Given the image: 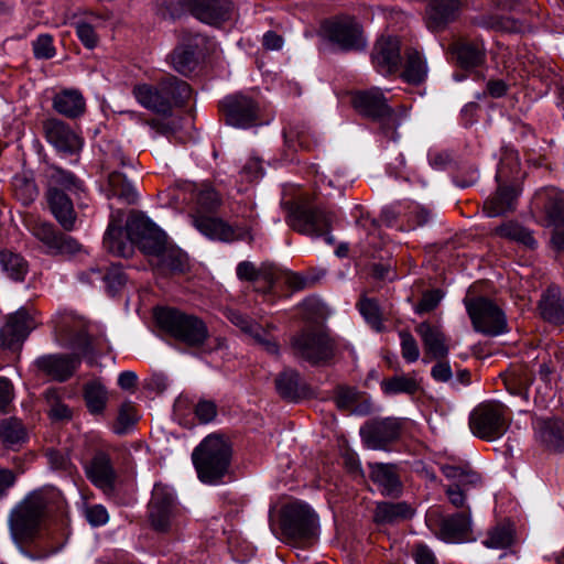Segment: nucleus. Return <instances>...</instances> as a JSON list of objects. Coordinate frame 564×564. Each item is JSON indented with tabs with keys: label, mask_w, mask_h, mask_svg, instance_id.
<instances>
[{
	"label": "nucleus",
	"mask_w": 564,
	"mask_h": 564,
	"mask_svg": "<svg viewBox=\"0 0 564 564\" xmlns=\"http://www.w3.org/2000/svg\"><path fill=\"white\" fill-rule=\"evenodd\" d=\"M469 427L477 437L494 440V402L485 401L477 405L469 416Z\"/></svg>",
	"instance_id": "obj_33"
},
{
	"label": "nucleus",
	"mask_w": 564,
	"mask_h": 564,
	"mask_svg": "<svg viewBox=\"0 0 564 564\" xmlns=\"http://www.w3.org/2000/svg\"><path fill=\"white\" fill-rule=\"evenodd\" d=\"M159 84L162 93L166 96L171 111L173 107L184 105L192 96V89L189 85L174 76L169 75L164 77Z\"/></svg>",
	"instance_id": "obj_41"
},
{
	"label": "nucleus",
	"mask_w": 564,
	"mask_h": 564,
	"mask_svg": "<svg viewBox=\"0 0 564 564\" xmlns=\"http://www.w3.org/2000/svg\"><path fill=\"white\" fill-rule=\"evenodd\" d=\"M33 327V319L26 308H19L9 315L6 325L0 329L1 345L13 351L19 350Z\"/></svg>",
	"instance_id": "obj_19"
},
{
	"label": "nucleus",
	"mask_w": 564,
	"mask_h": 564,
	"mask_svg": "<svg viewBox=\"0 0 564 564\" xmlns=\"http://www.w3.org/2000/svg\"><path fill=\"white\" fill-rule=\"evenodd\" d=\"M248 335L267 352L271 355L279 354V345L274 336L269 329L262 327L260 324L254 322L251 329L248 332Z\"/></svg>",
	"instance_id": "obj_53"
},
{
	"label": "nucleus",
	"mask_w": 564,
	"mask_h": 564,
	"mask_svg": "<svg viewBox=\"0 0 564 564\" xmlns=\"http://www.w3.org/2000/svg\"><path fill=\"white\" fill-rule=\"evenodd\" d=\"M427 75V66L417 51L406 52V62L402 78L410 84H421Z\"/></svg>",
	"instance_id": "obj_46"
},
{
	"label": "nucleus",
	"mask_w": 564,
	"mask_h": 564,
	"mask_svg": "<svg viewBox=\"0 0 564 564\" xmlns=\"http://www.w3.org/2000/svg\"><path fill=\"white\" fill-rule=\"evenodd\" d=\"M520 193L521 187L518 182L499 184L496 191V216L513 210Z\"/></svg>",
	"instance_id": "obj_45"
},
{
	"label": "nucleus",
	"mask_w": 564,
	"mask_h": 564,
	"mask_svg": "<svg viewBox=\"0 0 564 564\" xmlns=\"http://www.w3.org/2000/svg\"><path fill=\"white\" fill-rule=\"evenodd\" d=\"M50 497L36 490L28 495L10 513V530L14 539L26 540L33 536L45 517Z\"/></svg>",
	"instance_id": "obj_6"
},
{
	"label": "nucleus",
	"mask_w": 564,
	"mask_h": 564,
	"mask_svg": "<svg viewBox=\"0 0 564 564\" xmlns=\"http://www.w3.org/2000/svg\"><path fill=\"white\" fill-rule=\"evenodd\" d=\"M181 509L174 490L162 484H155L148 505V518L158 532H169L175 525Z\"/></svg>",
	"instance_id": "obj_11"
},
{
	"label": "nucleus",
	"mask_w": 564,
	"mask_h": 564,
	"mask_svg": "<svg viewBox=\"0 0 564 564\" xmlns=\"http://www.w3.org/2000/svg\"><path fill=\"white\" fill-rule=\"evenodd\" d=\"M106 194L108 198L116 197L126 204H134L138 194L126 175L117 170L109 171L107 176Z\"/></svg>",
	"instance_id": "obj_37"
},
{
	"label": "nucleus",
	"mask_w": 564,
	"mask_h": 564,
	"mask_svg": "<svg viewBox=\"0 0 564 564\" xmlns=\"http://www.w3.org/2000/svg\"><path fill=\"white\" fill-rule=\"evenodd\" d=\"M45 197L51 213L64 230H73L77 217L70 195L83 189V182L74 173L57 165L45 169Z\"/></svg>",
	"instance_id": "obj_3"
},
{
	"label": "nucleus",
	"mask_w": 564,
	"mask_h": 564,
	"mask_svg": "<svg viewBox=\"0 0 564 564\" xmlns=\"http://www.w3.org/2000/svg\"><path fill=\"white\" fill-rule=\"evenodd\" d=\"M152 263L162 275L183 274L189 268L187 256L169 243L153 258Z\"/></svg>",
	"instance_id": "obj_25"
},
{
	"label": "nucleus",
	"mask_w": 564,
	"mask_h": 564,
	"mask_svg": "<svg viewBox=\"0 0 564 564\" xmlns=\"http://www.w3.org/2000/svg\"><path fill=\"white\" fill-rule=\"evenodd\" d=\"M46 457H47L50 466L53 469L70 473L73 466H72L70 459L65 454H63L56 449H47Z\"/></svg>",
	"instance_id": "obj_63"
},
{
	"label": "nucleus",
	"mask_w": 564,
	"mask_h": 564,
	"mask_svg": "<svg viewBox=\"0 0 564 564\" xmlns=\"http://www.w3.org/2000/svg\"><path fill=\"white\" fill-rule=\"evenodd\" d=\"M324 31L328 39L344 50H358L365 46L362 32L358 22L345 17L325 23Z\"/></svg>",
	"instance_id": "obj_16"
},
{
	"label": "nucleus",
	"mask_w": 564,
	"mask_h": 564,
	"mask_svg": "<svg viewBox=\"0 0 564 564\" xmlns=\"http://www.w3.org/2000/svg\"><path fill=\"white\" fill-rule=\"evenodd\" d=\"M72 346L77 349V352L41 356L35 360L36 367L56 381H66L80 365L82 357L93 352L90 339L84 332L77 334Z\"/></svg>",
	"instance_id": "obj_9"
},
{
	"label": "nucleus",
	"mask_w": 564,
	"mask_h": 564,
	"mask_svg": "<svg viewBox=\"0 0 564 564\" xmlns=\"http://www.w3.org/2000/svg\"><path fill=\"white\" fill-rule=\"evenodd\" d=\"M76 34L84 46L87 48H94L97 45L98 36L94 28L85 22L76 24Z\"/></svg>",
	"instance_id": "obj_61"
},
{
	"label": "nucleus",
	"mask_w": 564,
	"mask_h": 564,
	"mask_svg": "<svg viewBox=\"0 0 564 564\" xmlns=\"http://www.w3.org/2000/svg\"><path fill=\"white\" fill-rule=\"evenodd\" d=\"M452 54L457 64L463 68H471L480 65L485 58V47L478 42H462L452 45Z\"/></svg>",
	"instance_id": "obj_38"
},
{
	"label": "nucleus",
	"mask_w": 564,
	"mask_h": 564,
	"mask_svg": "<svg viewBox=\"0 0 564 564\" xmlns=\"http://www.w3.org/2000/svg\"><path fill=\"white\" fill-rule=\"evenodd\" d=\"M189 11L199 21L218 25L230 20L234 4L230 0H171L166 3V12L171 18Z\"/></svg>",
	"instance_id": "obj_10"
},
{
	"label": "nucleus",
	"mask_w": 564,
	"mask_h": 564,
	"mask_svg": "<svg viewBox=\"0 0 564 564\" xmlns=\"http://www.w3.org/2000/svg\"><path fill=\"white\" fill-rule=\"evenodd\" d=\"M536 436L546 447L555 451L564 448V421L560 419H536Z\"/></svg>",
	"instance_id": "obj_32"
},
{
	"label": "nucleus",
	"mask_w": 564,
	"mask_h": 564,
	"mask_svg": "<svg viewBox=\"0 0 564 564\" xmlns=\"http://www.w3.org/2000/svg\"><path fill=\"white\" fill-rule=\"evenodd\" d=\"M400 50L398 37L388 36L378 40L371 55L376 69L382 75L395 73L401 63Z\"/></svg>",
	"instance_id": "obj_22"
},
{
	"label": "nucleus",
	"mask_w": 564,
	"mask_h": 564,
	"mask_svg": "<svg viewBox=\"0 0 564 564\" xmlns=\"http://www.w3.org/2000/svg\"><path fill=\"white\" fill-rule=\"evenodd\" d=\"M87 478L98 488L102 490H111L116 480V471L111 463L110 456L98 451L85 466Z\"/></svg>",
	"instance_id": "obj_24"
},
{
	"label": "nucleus",
	"mask_w": 564,
	"mask_h": 564,
	"mask_svg": "<svg viewBox=\"0 0 564 564\" xmlns=\"http://www.w3.org/2000/svg\"><path fill=\"white\" fill-rule=\"evenodd\" d=\"M135 411L131 403H123L120 406L117 426L115 427V432L118 434H122L126 432L127 427L132 425L135 422Z\"/></svg>",
	"instance_id": "obj_60"
},
{
	"label": "nucleus",
	"mask_w": 564,
	"mask_h": 564,
	"mask_svg": "<svg viewBox=\"0 0 564 564\" xmlns=\"http://www.w3.org/2000/svg\"><path fill=\"white\" fill-rule=\"evenodd\" d=\"M284 138L289 147L294 150H296L297 148L308 150L311 147L307 135L304 131H299L296 129L291 128L284 131Z\"/></svg>",
	"instance_id": "obj_64"
},
{
	"label": "nucleus",
	"mask_w": 564,
	"mask_h": 564,
	"mask_svg": "<svg viewBox=\"0 0 564 564\" xmlns=\"http://www.w3.org/2000/svg\"><path fill=\"white\" fill-rule=\"evenodd\" d=\"M359 312L366 322L377 332L383 329L379 304L373 299L362 297L358 303Z\"/></svg>",
	"instance_id": "obj_51"
},
{
	"label": "nucleus",
	"mask_w": 564,
	"mask_h": 564,
	"mask_svg": "<svg viewBox=\"0 0 564 564\" xmlns=\"http://www.w3.org/2000/svg\"><path fill=\"white\" fill-rule=\"evenodd\" d=\"M479 283L469 286L463 300L475 332L484 335L494 334V302L478 294Z\"/></svg>",
	"instance_id": "obj_13"
},
{
	"label": "nucleus",
	"mask_w": 564,
	"mask_h": 564,
	"mask_svg": "<svg viewBox=\"0 0 564 564\" xmlns=\"http://www.w3.org/2000/svg\"><path fill=\"white\" fill-rule=\"evenodd\" d=\"M45 398L50 405V416L53 420L64 421L72 417V410L59 400L55 390H47Z\"/></svg>",
	"instance_id": "obj_54"
},
{
	"label": "nucleus",
	"mask_w": 564,
	"mask_h": 564,
	"mask_svg": "<svg viewBox=\"0 0 564 564\" xmlns=\"http://www.w3.org/2000/svg\"><path fill=\"white\" fill-rule=\"evenodd\" d=\"M127 282V276L122 268L118 264H111L106 268L104 284L109 294L113 295Z\"/></svg>",
	"instance_id": "obj_55"
},
{
	"label": "nucleus",
	"mask_w": 564,
	"mask_h": 564,
	"mask_svg": "<svg viewBox=\"0 0 564 564\" xmlns=\"http://www.w3.org/2000/svg\"><path fill=\"white\" fill-rule=\"evenodd\" d=\"M0 268L9 279L18 282L23 281L29 271L26 260L8 249L0 250Z\"/></svg>",
	"instance_id": "obj_42"
},
{
	"label": "nucleus",
	"mask_w": 564,
	"mask_h": 564,
	"mask_svg": "<svg viewBox=\"0 0 564 564\" xmlns=\"http://www.w3.org/2000/svg\"><path fill=\"white\" fill-rule=\"evenodd\" d=\"M334 220V213L303 203L293 205L286 217V223L293 230L310 237H325L329 245L335 241L330 235Z\"/></svg>",
	"instance_id": "obj_7"
},
{
	"label": "nucleus",
	"mask_w": 564,
	"mask_h": 564,
	"mask_svg": "<svg viewBox=\"0 0 564 564\" xmlns=\"http://www.w3.org/2000/svg\"><path fill=\"white\" fill-rule=\"evenodd\" d=\"M154 316L161 329L187 346L198 347L208 337L206 324L195 315L173 307H160Z\"/></svg>",
	"instance_id": "obj_5"
},
{
	"label": "nucleus",
	"mask_w": 564,
	"mask_h": 564,
	"mask_svg": "<svg viewBox=\"0 0 564 564\" xmlns=\"http://www.w3.org/2000/svg\"><path fill=\"white\" fill-rule=\"evenodd\" d=\"M355 109L365 117L380 123L382 133L390 140L397 139L400 124L398 115L388 105V100L379 88L357 91L352 96Z\"/></svg>",
	"instance_id": "obj_8"
},
{
	"label": "nucleus",
	"mask_w": 564,
	"mask_h": 564,
	"mask_svg": "<svg viewBox=\"0 0 564 564\" xmlns=\"http://www.w3.org/2000/svg\"><path fill=\"white\" fill-rule=\"evenodd\" d=\"M415 332L421 337L425 355L434 359H442L448 355L449 349L446 345V337L441 326L431 324L430 322H422L416 325Z\"/></svg>",
	"instance_id": "obj_26"
},
{
	"label": "nucleus",
	"mask_w": 564,
	"mask_h": 564,
	"mask_svg": "<svg viewBox=\"0 0 564 564\" xmlns=\"http://www.w3.org/2000/svg\"><path fill=\"white\" fill-rule=\"evenodd\" d=\"M192 221L195 228L213 240L230 242L234 240H245L249 237V231L241 227H234L209 215H193Z\"/></svg>",
	"instance_id": "obj_17"
},
{
	"label": "nucleus",
	"mask_w": 564,
	"mask_h": 564,
	"mask_svg": "<svg viewBox=\"0 0 564 564\" xmlns=\"http://www.w3.org/2000/svg\"><path fill=\"white\" fill-rule=\"evenodd\" d=\"M441 470L447 479L454 480L453 484L459 485V488L465 491L482 485L481 475L468 466L445 464L441 466Z\"/></svg>",
	"instance_id": "obj_39"
},
{
	"label": "nucleus",
	"mask_w": 564,
	"mask_h": 564,
	"mask_svg": "<svg viewBox=\"0 0 564 564\" xmlns=\"http://www.w3.org/2000/svg\"><path fill=\"white\" fill-rule=\"evenodd\" d=\"M401 425L392 417L371 420L360 427V436L369 449L387 451L400 437Z\"/></svg>",
	"instance_id": "obj_15"
},
{
	"label": "nucleus",
	"mask_w": 564,
	"mask_h": 564,
	"mask_svg": "<svg viewBox=\"0 0 564 564\" xmlns=\"http://www.w3.org/2000/svg\"><path fill=\"white\" fill-rule=\"evenodd\" d=\"M46 141L64 154L77 153L83 147L82 138L65 122L47 119L43 123Z\"/></svg>",
	"instance_id": "obj_20"
},
{
	"label": "nucleus",
	"mask_w": 564,
	"mask_h": 564,
	"mask_svg": "<svg viewBox=\"0 0 564 564\" xmlns=\"http://www.w3.org/2000/svg\"><path fill=\"white\" fill-rule=\"evenodd\" d=\"M32 234L40 240L51 254H75L80 250V245L73 237L58 231L53 224H36Z\"/></svg>",
	"instance_id": "obj_21"
},
{
	"label": "nucleus",
	"mask_w": 564,
	"mask_h": 564,
	"mask_svg": "<svg viewBox=\"0 0 564 564\" xmlns=\"http://www.w3.org/2000/svg\"><path fill=\"white\" fill-rule=\"evenodd\" d=\"M133 95L144 108L162 115L171 113L170 104L162 93L160 84L158 87L148 84L137 85L133 88Z\"/></svg>",
	"instance_id": "obj_34"
},
{
	"label": "nucleus",
	"mask_w": 564,
	"mask_h": 564,
	"mask_svg": "<svg viewBox=\"0 0 564 564\" xmlns=\"http://www.w3.org/2000/svg\"><path fill=\"white\" fill-rule=\"evenodd\" d=\"M32 48L34 56L39 59H50L56 54L53 36L47 33L39 35L33 41Z\"/></svg>",
	"instance_id": "obj_57"
},
{
	"label": "nucleus",
	"mask_w": 564,
	"mask_h": 564,
	"mask_svg": "<svg viewBox=\"0 0 564 564\" xmlns=\"http://www.w3.org/2000/svg\"><path fill=\"white\" fill-rule=\"evenodd\" d=\"M110 153L105 161V167L109 171L117 170L126 165H131V161L128 160L119 147L110 145Z\"/></svg>",
	"instance_id": "obj_62"
},
{
	"label": "nucleus",
	"mask_w": 564,
	"mask_h": 564,
	"mask_svg": "<svg viewBox=\"0 0 564 564\" xmlns=\"http://www.w3.org/2000/svg\"><path fill=\"white\" fill-rule=\"evenodd\" d=\"M401 340V355L406 362H415L420 357V349L415 338L408 330L399 333Z\"/></svg>",
	"instance_id": "obj_58"
},
{
	"label": "nucleus",
	"mask_w": 564,
	"mask_h": 564,
	"mask_svg": "<svg viewBox=\"0 0 564 564\" xmlns=\"http://www.w3.org/2000/svg\"><path fill=\"white\" fill-rule=\"evenodd\" d=\"M301 308L303 318L312 323L293 336L292 351L312 365L326 362L333 358L335 345L323 325L321 303L315 299H306Z\"/></svg>",
	"instance_id": "obj_2"
},
{
	"label": "nucleus",
	"mask_w": 564,
	"mask_h": 564,
	"mask_svg": "<svg viewBox=\"0 0 564 564\" xmlns=\"http://www.w3.org/2000/svg\"><path fill=\"white\" fill-rule=\"evenodd\" d=\"M28 440V433L23 423L15 417L0 421V441L10 449H19Z\"/></svg>",
	"instance_id": "obj_40"
},
{
	"label": "nucleus",
	"mask_w": 564,
	"mask_h": 564,
	"mask_svg": "<svg viewBox=\"0 0 564 564\" xmlns=\"http://www.w3.org/2000/svg\"><path fill=\"white\" fill-rule=\"evenodd\" d=\"M380 387L386 395H395L401 393L414 394L420 384L414 377L401 375L383 379Z\"/></svg>",
	"instance_id": "obj_44"
},
{
	"label": "nucleus",
	"mask_w": 564,
	"mask_h": 564,
	"mask_svg": "<svg viewBox=\"0 0 564 564\" xmlns=\"http://www.w3.org/2000/svg\"><path fill=\"white\" fill-rule=\"evenodd\" d=\"M497 235L521 242L529 248H534L536 245L531 231L513 221L496 227V236Z\"/></svg>",
	"instance_id": "obj_49"
},
{
	"label": "nucleus",
	"mask_w": 564,
	"mask_h": 564,
	"mask_svg": "<svg viewBox=\"0 0 564 564\" xmlns=\"http://www.w3.org/2000/svg\"><path fill=\"white\" fill-rule=\"evenodd\" d=\"M53 108L67 118H78L86 109L83 95L76 89H65L53 98Z\"/></svg>",
	"instance_id": "obj_36"
},
{
	"label": "nucleus",
	"mask_w": 564,
	"mask_h": 564,
	"mask_svg": "<svg viewBox=\"0 0 564 564\" xmlns=\"http://www.w3.org/2000/svg\"><path fill=\"white\" fill-rule=\"evenodd\" d=\"M196 204L197 208L194 215H207L216 210L220 204V198L214 188L204 185L197 193Z\"/></svg>",
	"instance_id": "obj_52"
},
{
	"label": "nucleus",
	"mask_w": 564,
	"mask_h": 564,
	"mask_svg": "<svg viewBox=\"0 0 564 564\" xmlns=\"http://www.w3.org/2000/svg\"><path fill=\"white\" fill-rule=\"evenodd\" d=\"M516 542L514 524L505 521L496 527V550H510Z\"/></svg>",
	"instance_id": "obj_56"
},
{
	"label": "nucleus",
	"mask_w": 564,
	"mask_h": 564,
	"mask_svg": "<svg viewBox=\"0 0 564 564\" xmlns=\"http://www.w3.org/2000/svg\"><path fill=\"white\" fill-rule=\"evenodd\" d=\"M532 208L544 214L547 226H564V192L555 187L539 189L533 196Z\"/></svg>",
	"instance_id": "obj_18"
},
{
	"label": "nucleus",
	"mask_w": 564,
	"mask_h": 564,
	"mask_svg": "<svg viewBox=\"0 0 564 564\" xmlns=\"http://www.w3.org/2000/svg\"><path fill=\"white\" fill-rule=\"evenodd\" d=\"M281 529L290 540H310L315 535L316 517L307 505L289 503L282 510Z\"/></svg>",
	"instance_id": "obj_12"
},
{
	"label": "nucleus",
	"mask_w": 564,
	"mask_h": 564,
	"mask_svg": "<svg viewBox=\"0 0 564 564\" xmlns=\"http://www.w3.org/2000/svg\"><path fill=\"white\" fill-rule=\"evenodd\" d=\"M539 308L542 317L553 324H564V297L557 286H551L542 295Z\"/></svg>",
	"instance_id": "obj_35"
},
{
	"label": "nucleus",
	"mask_w": 564,
	"mask_h": 564,
	"mask_svg": "<svg viewBox=\"0 0 564 564\" xmlns=\"http://www.w3.org/2000/svg\"><path fill=\"white\" fill-rule=\"evenodd\" d=\"M506 389L511 394H521L531 383L532 379L524 366L513 365L505 372H500Z\"/></svg>",
	"instance_id": "obj_43"
},
{
	"label": "nucleus",
	"mask_w": 564,
	"mask_h": 564,
	"mask_svg": "<svg viewBox=\"0 0 564 564\" xmlns=\"http://www.w3.org/2000/svg\"><path fill=\"white\" fill-rule=\"evenodd\" d=\"M171 64L180 74L192 73L197 65V57L192 45H181L171 54Z\"/></svg>",
	"instance_id": "obj_48"
},
{
	"label": "nucleus",
	"mask_w": 564,
	"mask_h": 564,
	"mask_svg": "<svg viewBox=\"0 0 564 564\" xmlns=\"http://www.w3.org/2000/svg\"><path fill=\"white\" fill-rule=\"evenodd\" d=\"M275 389L279 395L291 402L305 398L310 390L300 373L293 369H285L275 379Z\"/></svg>",
	"instance_id": "obj_29"
},
{
	"label": "nucleus",
	"mask_w": 564,
	"mask_h": 564,
	"mask_svg": "<svg viewBox=\"0 0 564 564\" xmlns=\"http://www.w3.org/2000/svg\"><path fill=\"white\" fill-rule=\"evenodd\" d=\"M107 399V391L101 383L90 381L84 386V400L91 414H101L106 408Z\"/></svg>",
	"instance_id": "obj_47"
},
{
	"label": "nucleus",
	"mask_w": 564,
	"mask_h": 564,
	"mask_svg": "<svg viewBox=\"0 0 564 564\" xmlns=\"http://www.w3.org/2000/svg\"><path fill=\"white\" fill-rule=\"evenodd\" d=\"M12 185L15 197L25 206L33 203L39 195L35 182L23 175L14 176Z\"/></svg>",
	"instance_id": "obj_50"
},
{
	"label": "nucleus",
	"mask_w": 564,
	"mask_h": 564,
	"mask_svg": "<svg viewBox=\"0 0 564 564\" xmlns=\"http://www.w3.org/2000/svg\"><path fill=\"white\" fill-rule=\"evenodd\" d=\"M226 122L237 128H250L258 121L259 105L250 97L235 94L220 101Z\"/></svg>",
	"instance_id": "obj_14"
},
{
	"label": "nucleus",
	"mask_w": 564,
	"mask_h": 564,
	"mask_svg": "<svg viewBox=\"0 0 564 564\" xmlns=\"http://www.w3.org/2000/svg\"><path fill=\"white\" fill-rule=\"evenodd\" d=\"M236 274L241 281H263L265 283V286L262 289L263 293H271L279 272L278 268L273 264L263 263L257 268L251 261H241L236 268Z\"/></svg>",
	"instance_id": "obj_27"
},
{
	"label": "nucleus",
	"mask_w": 564,
	"mask_h": 564,
	"mask_svg": "<svg viewBox=\"0 0 564 564\" xmlns=\"http://www.w3.org/2000/svg\"><path fill=\"white\" fill-rule=\"evenodd\" d=\"M462 8V0H429L425 23L429 30L438 32L455 21Z\"/></svg>",
	"instance_id": "obj_23"
},
{
	"label": "nucleus",
	"mask_w": 564,
	"mask_h": 564,
	"mask_svg": "<svg viewBox=\"0 0 564 564\" xmlns=\"http://www.w3.org/2000/svg\"><path fill=\"white\" fill-rule=\"evenodd\" d=\"M442 297L443 293L440 290L424 292L421 300L415 305L414 312L419 315H423L434 311L441 303Z\"/></svg>",
	"instance_id": "obj_59"
},
{
	"label": "nucleus",
	"mask_w": 564,
	"mask_h": 564,
	"mask_svg": "<svg viewBox=\"0 0 564 564\" xmlns=\"http://www.w3.org/2000/svg\"><path fill=\"white\" fill-rule=\"evenodd\" d=\"M232 457L230 443L223 436H206L192 453L198 479L206 485H219L228 474Z\"/></svg>",
	"instance_id": "obj_4"
},
{
	"label": "nucleus",
	"mask_w": 564,
	"mask_h": 564,
	"mask_svg": "<svg viewBox=\"0 0 564 564\" xmlns=\"http://www.w3.org/2000/svg\"><path fill=\"white\" fill-rule=\"evenodd\" d=\"M126 236L120 224L111 219L104 237L105 249L119 257H128L132 243L154 258L166 245V235L149 218L141 214H131L126 224Z\"/></svg>",
	"instance_id": "obj_1"
},
{
	"label": "nucleus",
	"mask_w": 564,
	"mask_h": 564,
	"mask_svg": "<svg viewBox=\"0 0 564 564\" xmlns=\"http://www.w3.org/2000/svg\"><path fill=\"white\" fill-rule=\"evenodd\" d=\"M370 478L379 486L384 496H399L402 484L395 470V465L383 463L369 464Z\"/></svg>",
	"instance_id": "obj_28"
},
{
	"label": "nucleus",
	"mask_w": 564,
	"mask_h": 564,
	"mask_svg": "<svg viewBox=\"0 0 564 564\" xmlns=\"http://www.w3.org/2000/svg\"><path fill=\"white\" fill-rule=\"evenodd\" d=\"M469 531V516L458 512L441 520L437 536L447 543H458L467 539Z\"/></svg>",
	"instance_id": "obj_30"
},
{
	"label": "nucleus",
	"mask_w": 564,
	"mask_h": 564,
	"mask_svg": "<svg viewBox=\"0 0 564 564\" xmlns=\"http://www.w3.org/2000/svg\"><path fill=\"white\" fill-rule=\"evenodd\" d=\"M414 509L405 501L378 502L373 512V521L378 525L397 524L413 517Z\"/></svg>",
	"instance_id": "obj_31"
}]
</instances>
